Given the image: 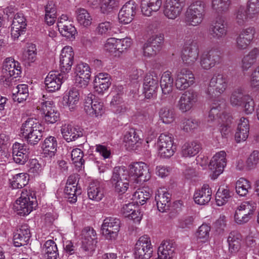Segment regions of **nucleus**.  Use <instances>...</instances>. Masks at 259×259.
<instances>
[{
  "label": "nucleus",
  "mask_w": 259,
  "mask_h": 259,
  "mask_svg": "<svg viewBox=\"0 0 259 259\" xmlns=\"http://www.w3.org/2000/svg\"><path fill=\"white\" fill-rule=\"evenodd\" d=\"M26 22V19L22 14L17 13L14 16L11 25V35L14 38H18L25 32Z\"/></svg>",
  "instance_id": "obj_28"
},
{
  "label": "nucleus",
  "mask_w": 259,
  "mask_h": 259,
  "mask_svg": "<svg viewBox=\"0 0 259 259\" xmlns=\"http://www.w3.org/2000/svg\"><path fill=\"white\" fill-rule=\"evenodd\" d=\"M61 131L63 137L68 142L75 141L82 136L81 131L69 124L63 125L61 127Z\"/></svg>",
  "instance_id": "obj_38"
},
{
  "label": "nucleus",
  "mask_w": 259,
  "mask_h": 259,
  "mask_svg": "<svg viewBox=\"0 0 259 259\" xmlns=\"http://www.w3.org/2000/svg\"><path fill=\"white\" fill-rule=\"evenodd\" d=\"M201 148L200 144L198 142H187L182 147L181 154L184 157H193L198 153Z\"/></svg>",
  "instance_id": "obj_39"
},
{
  "label": "nucleus",
  "mask_w": 259,
  "mask_h": 259,
  "mask_svg": "<svg viewBox=\"0 0 259 259\" xmlns=\"http://www.w3.org/2000/svg\"><path fill=\"white\" fill-rule=\"evenodd\" d=\"M119 6V0H102L100 7L102 13L107 14Z\"/></svg>",
  "instance_id": "obj_52"
},
{
  "label": "nucleus",
  "mask_w": 259,
  "mask_h": 259,
  "mask_svg": "<svg viewBox=\"0 0 259 259\" xmlns=\"http://www.w3.org/2000/svg\"><path fill=\"white\" fill-rule=\"evenodd\" d=\"M58 143L56 138L49 136L46 138L42 145L44 154L50 156L54 155L57 151Z\"/></svg>",
  "instance_id": "obj_44"
},
{
  "label": "nucleus",
  "mask_w": 259,
  "mask_h": 259,
  "mask_svg": "<svg viewBox=\"0 0 259 259\" xmlns=\"http://www.w3.org/2000/svg\"><path fill=\"white\" fill-rule=\"evenodd\" d=\"M230 197L231 194L228 189L220 188L216 193V203L218 206H222L228 202Z\"/></svg>",
  "instance_id": "obj_50"
},
{
  "label": "nucleus",
  "mask_w": 259,
  "mask_h": 259,
  "mask_svg": "<svg viewBox=\"0 0 259 259\" xmlns=\"http://www.w3.org/2000/svg\"><path fill=\"white\" fill-rule=\"evenodd\" d=\"M248 94H245L244 89L238 87L235 89L231 93L229 102L234 107H239L243 105V102Z\"/></svg>",
  "instance_id": "obj_36"
},
{
  "label": "nucleus",
  "mask_w": 259,
  "mask_h": 259,
  "mask_svg": "<svg viewBox=\"0 0 259 259\" xmlns=\"http://www.w3.org/2000/svg\"><path fill=\"white\" fill-rule=\"evenodd\" d=\"M173 138L171 134L162 133L160 134L157 141V146L173 147Z\"/></svg>",
  "instance_id": "obj_62"
},
{
  "label": "nucleus",
  "mask_w": 259,
  "mask_h": 259,
  "mask_svg": "<svg viewBox=\"0 0 259 259\" xmlns=\"http://www.w3.org/2000/svg\"><path fill=\"white\" fill-rule=\"evenodd\" d=\"M66 73L58 71H51L45 80L46 89L50 92H54L60 89L62 83L67 79Z\"/></svg>",
  "instance_id": "obj_19"
},
{
  "label": "nucleus",
  "mask_w": 259,
  "mask_h": 259,
  "mask_svg": "<svg viewBox=\"0 0 259 259\" xmlns=\"http://www.w3.org/2000/svg\"><path fill=\"white\" fill-rule=\"evenodd\" d=\"M31 237L29 227L27 224L21 225L14 234L13 242L16 247L26 245Z\"/></svg>",
  "instance_id": "obj_27"
},
{
  "label": "nucleus",
  "mask_w": 259,
  "mask_h": 259,
  "mask_svg": "<svg viewBox=\"0 0 259 259\" xmlns=\"http://www.w3.org/2000/svg\"><path fill=\"white\" fill-rule=\"evenodd\" d=\"M224 117L225 115L221 104L217 105V104L213 103L208 114V120L211 121L216 120L218 122L220 123L224 121Z\"/></svg>",
  "instance_id": "obj_46"
},
{
  "label": "nucleus",
  "mask_w": 259,
  "mask_h": 259,
  "mask_svg": "<svg viewBox=\"0 0 259 259\" xmlns=\"http://www.w3.org/2000/svg\"><path fill=\"white\" fill-rule=\"evenodd\" d=\"M161 5L162 0H142L141 12L145 16H150L160 9Z\"/></svg>",
  "instance_id": "obj_33"
},
{
  "label": "nucleus",
  "mask_w": 259,
  "mask_h": 259,
  "mask_svg": "<svg viewBox=\"0 0 259 259\" xmlns=\"http://www.w3.org/2000/svg\"><path fill=\"white\" fill-rule=\"evenodd\" d=\"M129 176L134 177L137 183L148 181L151 178L148 166L144 162H135L129 165Z\"/></svg>",
  "instance_id": "obj_11"
},
{
  "label": "nucleus",
  "mask_w": 259,
  "mask_h": 259,
  "mask_svg": "<svg viewBox=\"0 0 259 259\" xmlns=\"http://www.w3.org/2000/svg\"><path fill=\"white\" fill-rule=\"evenodd\" d=\"M212 191L208 184H204L200 189L196 191L194 194L195 202L199 205L207 204L211 198Z\"/></svg>",
  "instance_id": "obj_30"
},
{
  "label": "nucleus",
  "mask_w": 259,
  "mask_h": 259,
  "mask_svg": "<svg viewBox=\"0 0 259 259\" xmlns=\"http://www.w3.org/2000/svg\"><path fill=\"white\" fill-rule=\"evenodd\" d=\"M255 33V29L253 27L249 26L242 29L235 39L237 49L240 51L246 49L253 41Z\"/></svg>",
  "instance_id": "obj_15"
},
{
  "label": "nucleus",
  "mask_w": 259,
  "mask_h": 259,
  "mask_svg": "<svg viewBox=\"0 0 259 259\" xmlns=\"http://www.w3.org/2000/svg\"><path fill=\"white\" fill-rule=\"evenodd\" d=\"M74 73L75 76L90 77L91 71L90 66L87 63H80L75 66Z\"/></svg>",
  "instance_id": "obj_61"
},
{
  "label": "nucleus",
  "mask_w": 259,
  "mask_h": 259,
  "mask_svg": "<svg viewBox=\"0 0 259 259\" xmlns=\"http://www.w3.org/2000/svg\"><path fill=\"white\" fill-rule=\"evenodd\" d=\"M229 84L228 77L222 74L214 75L211 78L206 94L209 99H213L225 92Z\"/></svg>",
  "instance_id": "obj_6"
},
{
  "label": "nucleus",
  "mask_w": 259,
  "mask_h": 259,
  "mask_svg": "<svg viewBox=\"0 0 259 259\" xmlns=\"http://www.w3.org/2000/svg\"><path fill=\"white\" fill-rule=\"evenodd\" d=\"M140 139L134 130L127 132L124 136L125 146L128 150H134L141 144Z\"/></svg>",
  "instance_id": "obj_42"
},
{
  "label": "nucleus",
  "mask_w": 259,
  "mask_h": 259,
  "mask_svg": "<svg viewBox=\"0 0 259 259\" xmlns=\"http://www.w3.org/2000/svg\"><path fill=\"white\" fill-rule=\"evenodd\" d=\"M199 49L197 43L190 39L185 44L182 55V59L184 63L187 65L194 64L198 59Z\"/></svg>",
  "instance_id": "obj_18"
},
{
  "label": "nucleus",
  "mask_w": 259,
  "mask_h": 259,
  "mask_svg": "<svg viewBox=\"0 0 259 259\" xmlns=\"http://www.w3.org/2000/svg\"><path fill=\"white\" fill-rule=\"evenodd\" d=\"M234 18L236 23L240 26H243L247 22L254 20L247 11L246 7L243 6H240L235 10Z\"/></svg>",
  "instance_id": "obj_35"
},
{
  "label": "nucleus",
  "mask_w": 259,
  "mask_h": 259,
  "mask_svg": "<svg viewBox=\"0 0 259 259\" xmlns=\"http://www.w3.org/2000/svg\"><path fill=\"white\" fill-rule=\"evenodd\" d=\"M137 5L133 1L126 3L119 12V22L124 24L132 21L136 14Z\"/></svg>",
  "instance_id": "obj_25"
},
{
  "label": "nucleus",
  "mask_w": 259,
  "mask_h": 259,
  "mask_svg": "<svg viewBox=\"0 0 259 259\" xmlns=\"http://www.w3.org/2000/svg\"><path fill=\"white\" fill-rule=\"evenodd\" d=\"M199 94L193 89L185 91L181 96L178 107L183 112L190 111L197 102Z\"/></svg>",
  "instance_id": "obj_17"
},
{
  "label": "nucleus",
  "mask_w": 259,
  "mask_h": 259,
  "mask_svg": "<svg viewBox=\"0 0 259 259\" xmlns=\"http://www.w3.org/2000/svg\"><path fill=\"white\" fill-rule=\"evenodd\" d=\"M199 124L200 122L195 119L185 118L182 121L181 127L184 131L188 132L197 129Z\"/></svg>",
  "instance_id": "obj_59"
},
{
  "label": "nucleus",
  "mask_w": 259,
  "mask_h": 259,
  "mask_svg": "<svg viewBox=\"0 0 259 259\" xmlns=\"http://www.w3.org/2000/svg\"><path fill=\"white\" fill-rule=\"evenodd\" d=\"M235 188L239 195L245 196L251 190L250 183L244 178H240L237 181Z\"/></svg>",
  "instance_id": "obj_49"
},
{
  "label": "nucleus",
  "mask_w": 259,
  "mask_h": 259,
  "mask_svg": "<svg viewBox=\"0 0 259 259\" xmlns=\"http://www.w3.org/2000/svg\"><path fill=\"white\" fill-rule=\"evenodd\" d=\"M36 108L45 115V121L48 123H54L59 119L60 114L55 109L53 102L51 101L41 99L38 102Z\"/></svg>",
  "instance_id": "obj_10"
},
{
  "label": "nucleus",
  "mask_w": 259,
  "mask_h": 259,
  "mask_svg": "<svg viewBox=\"0 0 259 259\" xmlns=\"http://www.w3.org/2000/svg\"><path fill=\"white\" fill-rule=\"evenodd\" d=\"M246 9L250 15L256 19L259 14V0H249Z\"/></svg>",
  "instance_id": "obj_63"
},
{
  "label": "nucleus",
  "mask_w": 259,
  "mask_h": 259,
  "mask_svg": "<svg viewBox=\"0 0 259 259\" xmlns=\"http://www.w3.org/2000/svg\"><path fill=\"white\" fill-rule=\"evenodd\" d=\"M205 2L201 0L195 1L191 3L186 12V22L193 26L200 24L205 16Z\"/></svg>",
  "instance_id": "obj_3"
},
{
  "label": "nucleus",
  "mask_w": 259,
  "mask_h": 259,
  "mask_svg": "<svg viewBox=\"0 0 259 259\" xmlns=\"http://www.w3.org/2000/svg\"><path fill=\"white\" fill-rule=\"evenodd\" d=\"M259 162V151H253L249 156L246 161V170H249L255 168Z\"/></svg>",
  "instance_id": "obj_58"
},
{
  "label": "nucleus",
  "mask_w": 259,
  "mask_h": 259,
  "mask_svg": "<svg viewBox=\"0 0 259 259\" xmlns=\"http://www.w3.org/2000/svg\"><path fill=\"white\" fill-rule=\"evenodd\" d=\"M120 220L114 217L105 218L101 226L103 235L108 240H115L120 228Z\"/></svg>",
  "instance_id": "obj_12"
},
{
  "label": "nucleus",
  "mask_w": 259,
  "mask_h": 259,
  "mask_svg": "<svg viewBox=\"0 0 259 259\" xmlns=\"http://www.w3.org/2000/svg\"><path fill=\"white\" fill-rule=\"evenodd\" d=\"M13 99L19 103L23 102L28 97V90L26 84H19L13 89Z\"/></svg>",
  "instance_id": "obj_45"
},
{
  "label": "nucleus",
  "mask_w": 259,
  "mask_h": 259,
  "mask_svg": "<svg viewBox=\"0 0 259 259\" xmlns=\"http://www.w3.org/2000/svg\"><path fill=\"white\" fill-rule=\"evenodd\" d=\"M74 53L70 46L64 47L60 57V68L62 72L67 73L71 68L74 61Z\"/></svg>",
  "instance_id": "obj_26"
},
{
  "label": "nucleus",
  "mask_w": 259,
  "mask_h": 259,
  "mask_svg": "<svg viewBox=\"0 0 259 259\" xmlns=\"http://www.w3.org/2000/svg\"><path fill=\"white\" fill-rule=\"evenodd\" d=\"M158 81L159 77L156 73L152 72L147 74L144 81V93L146 98L150 99L156 95Z\"/></svg>",
  "instance_id": "obj_24"
},
{
  "label": "nucleus",
  "mask_w": 259,
  "mask_h": 259,
  "mask_svg": "<svg viewBox=\"0 0 259 259\" xmlns=\"http://www.w3.org/2000/svg\"><path fill=\"white\" fill-rule=\"evenodd\" d=\"M75 13L77 20L80 25L87 27L91 24L92 18L87 10L83 8H78Z\"/></svg>",
  "instance_id": "obj_47"
},
{
  "label": "nucleus",
  "mask_w": 259,
  "mask_h": 259,
  "mask_svg": "<svg viewBox=\"0 0 259 259\" xmlns=\"http://www.w3.org/2000/svg\"><path fill=\"white\" fill-rule=\"evenodd\" d=\"M170 195L164 189L158 190L155 196L157 208L163 212L169 209Z\"/></svg>",
  "instance_id": "obj_31"
},
{
  "label": "nucleus",
  "mask_w": 259,
  "mask_h": 259,
  "mask_svg": "<svg viewBox=\"0 0 259 259\" xmlns=\"http://www.w3.org/2000/svg\"><path fill=\"white\" fill-rule=\"evenodd\" d=\"M42 251L46 259H57L59 256L57 244L52 240L45 242L42 247Z\"/></svg>",
  "instance_id": "obj_41"
},
{
  "label": "nucleus",
  "mask_w": 259,
  "mask_h": 259,
  "mask_svg": "<svg viewBox=\"0 0 259 259\" xmlns=\"http://www.w3.org/2000/svg\"><path fill=\"white\" fill-rule=\"evenodd\" d=\"M175 250V244L172 241H164L158 247L156 259H170L172 257Z\"/></svg>",
  "instance_id": "obj_34"
},
{
  "label": "nucleus",
  "mask_w": 259,
  "mask_h": 259,
  "mask_svg": "<svg viewBox=\"0 0 259 259\" xmlns=\"http://www.w3.org/2000/svg\"><path fill=\"white\" fill-rule=\"evenodd\" d=\"M111 84L110 76L107 73H100L95 76L94 80L95 91L99 94H102L107 91Z\"/></svg>",
  "instance_id": "obj_29"
},
{
  "label": "nucleus",
  "mask_w": 259,
  "mask_h": 259,
  "mask_svg": "<svg viewBox=\"0 0 259 259\" xmlns=\"http://www.w3.org/2000/svg\"><path fill=\"white\" fill-rule=\"evenodd\" d=\"M195 82V77L192 72L187 68L178 70L175 75V85L180 91L189 88Z\"/></svg>",
  "instance_id": "obj_14"
},
{
  "label": "nucleus",
  "mask_w": 259,
  "mask_h": 259,
  "mask_svg": "<svg viewBox=\"0 0 259 259\" xmlns=\"http://www.w3.org/2000/svg\"><path fill=\"white\" fill-rule=\"evenodd\" d=\"M226 153L225 151L217 152L211 158L209 168L213 172L214 178L221 174L227 164Z\"/></svg>",
  "instance_id": "obj_22"
},
{
  "label": "nucleus",
  "mask_w": 259,
  "mask_h": 259,
  "mask_svg": "<svg viewBox=\"0 0 259 259\" xmlns=\"http://www.w3.org/2000/svg\"><path fill=\"white\" fill-rule=\"evenodd\" d=\"M67 100V106L70 109H73L79 100L78 91L76 89H70L68 92Z\"/></svg>",
  "instance_id": "obj_55"
},
{
  "label": "nucleus",
  "mask_w": 259,
  "mask_h": 259,
  "mask_svg": "<svg viewBox=\"0 0 259 259\" xmlns=\"http://www.w3.org/2000/svg\"><path fill=\"white\" fill-rule=\"evenodd\" d=\"M153 252L150 238L147 235L139 238L134 249V255L136 259H149Z\"/></svg>",
  "instance_id": "obj_9"
},
{
  "label": "nucleus",
  "mask_w": 259,
  "mask_h": 259,
  "mask_svg": "<svg viewBox=\"0 0 259 259\" xmlns=\"http://www.w3.org/2000/svg\"><path fill=\"white\" fill-rule=\"evenodd\" d=\"M89 198L93 200L99 201L104 197V190L100 183L98 181H93L90 183L88 188Z\"/></svg>",
  "instance_id": "obj_37"
},
{
  "label": "nucleus",
  "mask_w": 259,
  "mask_h": 259,
  "mask_svg": "<svg viewBox=\"0 0 259 259\" xmlns=\"http://www.w3.org/2000/svg\"><path fill=\"white\" fill-rule=\"evenodd\" d=\"M159 117L162 122L169 124L175 120V113L172 109L167 107H163L159 111Z\"/></svg>",
  "instance_id": "obj_53"
},
{
  "label": "nucleus",
  "mask_w": 259,
  "mask_h": 259,
  "mask_svg": "<svg viewBox=\"0 0 259 259\" xmlns=\"http://www.w3.org/2000/svg\"><path fill=\"white\" fill-rule=\"evenodd\" d=\"M173 82L170 71H165L162 74L160 83L163 94L168 95L172 92Z\"/></svg>",
  "instance_id": "obj_43"
},
{
  "label": "nucleus",
  "mask_w": 259,
  "mask_h": 259,
  "mask_svg": "<svg viewBox=\"0 0 259 259\" xmlns=\"http://www.w3.org/2000/svg\"><path fill=\"white\" fill-rule=\"evenodd\" d=\"M77 177L75 175L70 176L67 181L64 193L68 201L72 203H75L77 200V197L81 193V190L77 188Z\"/></svg>",
  "instance_id": "obj_23"
},
{
  "label": "nucleus",
  "mask_w": 259,
  "mask_h": 259,
  "mask_svg": "<svg viewBox=\"0 0 259 259\" xmlns=\"http://www.w3.org/2000/svg\"><path fill=\"white\" fill-rule=\"evenodd\" d=\"M21 72L19 63L13 58H8L3 63L0 80L5 85H10L12 80L18 77Z\"/></svg>",
  "instance_id": "obj_5"
},
{
  "label": "nucleus",
  "mask_w": 259,
  "mask_h": 259,
  "mask_svg": "<svg viewBox=\"0 0 259 259\" xmlns=\"http://www.w3.org/2000/svg\"><path fill=\"white\" fill-rule=\"evenodd\" d=\"M230 4V0H212V9L218 13L227 11Z\"/></svg>",
  "instance_id": "obj_56"
},
{
  "label": "nucleus",
  "mask_w": 259,
  "mask_h": 259,
  "mask_svg": "<svg viewBox=\"0 0 259 259\" xmlns=\"http://www.w3.org/2000/svg\"><path fill=\"white\" fill-rule=\"evenodd\" d=\"M210 227L207 224H202L199 227L197 232L198 239L201 240V241L205 242L209 238Z\"/></svg>",
  "instance_id": "obj_64"
},
{
  "label": "nucleus",
  "mask_w": 259,
  "mask_h": 259,
  "mask_svg": "<svg viewBox=\"0 0 259 259\" xmlns=\"http://www.w3.org/2000/svg\"><path fill=\"white\" fill-rule=\"evenodd\" d=\"M67 24H60V27L58 28L60 33L64 36L70 38L74 36L76 30L75 28L70 22Z\"/></svg>",
  "instance_id": "obj_54"
},
{
  "label": "nucleus",
  "mask_w": 259,
  "mask_h": 259,
  "mask_svg": "<svg viewBox=\"0 0 259 259\" xmlns=\"http://www.w3.org/2000/svg\"><path fill=\"white\" fill-rule=\"evenodd\" d=\"M242 241V236L237 231L231 232L228 236L227 241L229 249L231 253L237 252L240 248Z\"/></svg>",
  "instance_id": "obj_40"
},
{
  "label": "nucleus",
  "mask_w": 259,
  "mask_h": 259,
  "mask_svg": "<svg viewBox=\"0 0 259 259\" xmlns=\"http://www.w3.org/2000/svg\"><path fill=\"white\" fill-rule=\"evenodd\" d=\"M71 159L76 166L80 167L84 163L83 152L79 148L72 150L71 153Z\"/></svg>",
  "instance_id": "obj_60"
},
{
  "label": "nucleus",
  "mask_w": 259,
  "mask_h": 259,
  "mask_svg": "<svg viewBox=\"0 0 259 259\" xmlns=\"http://www.w3.org/2000/svg\"><path fill=\"white\" fill-rule=\"evenodd\" d=\"M128 170L124 166L115 167L112 171L110 182L116 192L124 193L129 186Z\"/></svg>",
  "instance_id": "obj_4"
},
{
  "label": "nucleus",
  "mask_w": 259,
  "mask_h": 259,
  "mask_svg": "<svg viewBox=\"0 0 259 259\" xmlns=\"http://www.w3.org/2000/svg\"><path fill=\"white\" fill-rule=\"evenodd\" d=\"M256 208V203L253 200L244 201L237 207L234 214L235 222L239 225L247 223L252 217Z\"/></svg>",
  "instance_id": "obj_7"
},
{
  "label": "nucleus",
  "mask_w": 259,
  "mask_h": 259,
  "mask_svg": "<svg viewBox=\"0 0 259 259\" xmlns=\"http://www.w3.org/2000/svg\"><path fill=\"white\" fill-rule=\"evenodd\" d=\"M42 129L41 125L37 119L28 118L22 124L20 133L28 144L34 145L41 140Z\"/></svg>",
  "instance_id": "obj_1"
},
{
  "label": "nucleus",
  "mask_w": 259,
  "mask_h": 259,
  "mask_svg": "<svg viewBox=\"0 0 259 259\" xmlns=\"http://www.w3.org/2000/svg\"><path fill=\"white\" fill-rule=\"evenodd\" d=\"M37 205L35 192L31 189H23L14 207L18 214L24 216L29 214Z\"/></svg>",
  "instance_id": "obj_2"
},
{
  "label": "nucleus",
  "mask_w": 259,
  "mask_h": 259,
  "mask_svg": "<svg viewBox=\"0 0 259 259\" xmlns=\"http://www.w3.org/2000/svg\"><path fill=\"white\" fill-rule=\"evenodd\" d=\"M150 193L146 188H141L138 189L133 195V199L137 203L141 205L144 204L146 201L150 197Z\"/></svg>",
  "instance_id": "obj_51"
},
{
  "label": "nucleus",
  "mask_w": 259,
  "mask_h": 259,
  "mask_svg": "<svg viewBox=\"0 0 259 259\" xmlns=\"http://www.w3.org/2000/svg\"><path fill=\"white\" fill-rule=\"evenodd\" d=\"M84 109L91 116H101L104 112L103 103L95 98L93 94H89L85 99Z\"/></svg>",
  "instance_id": "obj_21"
},
{
  "label": "nucleus",
  "mask_w": 259,
  "mask_h": 259,
  "mask_svg": "<svg viewBox=\"0 0 259 259\" xmlns=\"http://www.w3.org/2000/svg\"><path fill=\"white\" fill-rule=\"evenodd\" d=\"M28 182V176L26 173L16 174L10 180V184L13 189L22 188Z\"/></svg>",
  "instance_id": "obj_48"
},
{
  "label": "nucleus",
  "mask_w": 259,
  "mask_h": 259,
  "mask_svg": "<svg viewBox=\"0 0 259 259\" xmlns=\"http://www.w3.org/2000/svg\"><path fill=\"white\" fill-rule=\"evenodd\" d=\"M112 28V24L108 21H105L100 23L96 29V33L98 35L107 36L110 34L111 30Z\"/></svg>",
  "instance_id": "obj_57"
},
{
  "label": "nucleus",
  "mask_w": 259,
  "mask_h": 259,
  "mask_svg": "<svg viewBox=\"0 0 259 259\" xmlns=\"http://www.w3.org/2000/svg\"><path fill=\"white\" fill-rule=\"evenodd\" d=\"M221 52L217 48H212L204 51L200 57V65L204 70H209L219 63L221 59Z\"/></svg>",
  "instance_id": "obj_13"
},
{
  "label": "nucleus",
  "mask_w": 259,
  "mask_h": 259,
  "mask_svg": "<svg viewBox=\"0 0 259 259\" xmlns=\"http://www.w3.org/2000/svg\"><path fill=\"white\" fill-rule=\"evenodd\" d=\"M208 32L210 39L222 40L228 34L227 24L224 20L219 18L210 24Z\"/></svg>",
  "instance_id": "obj_20"
},
{
  "label": "nucleus",
  "mask_w": 259,
  "mask_h": 259,
  "mask_svg": "<svg viewBox=\"0 0 259 259\" xmlns=\"http://www.w3.org/2000/svg\"><path fill=\"white\" fill-rule=\"evenodd\" d=\"M186 0H166L163 15L168 19L175 20L179 17L185 6Z\"/></svg>",
  "instance_id": "obj_16"
},
{
  "label": "nucleus",
  "mask_w": 259,
  "mask_h": 259,
  "mask_svg": "<svg viewBox=\"0 0 259 259\" xmlns=\"http://www.w3.org/2000/svg\"><path fill=\"white\" fill-rule=\"evenodd\" d=\"M259 56V48L254 47L244 55L241 62V68L243 71H246L255 64Z\"/></svg>",
  "instance_id": "obj_32"
},
{
  "label": "nucleus",
  "mask_w": 259,
  "mask_h": 259,
  "mask_svg": "<svg viewBox=\"0 0 259 259\" xmlns=\"http://www.w3.org/2000/svg\"><path fill=\"white\" fill-rule=\"evenodd\" d=\"M81 248L88 255H92L97 243L96 231L92 227L84 228L80 234Z\"/></svg>",
  "instance_id": "obj_8"
}]
</instances>
